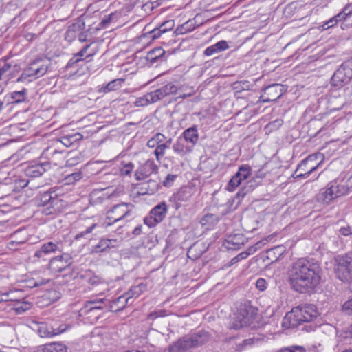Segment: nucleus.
Masks as SVG:
<instances>
[{
	"instance_id": "39",
	"label": "nucleus",
	"mask_w": 352,
	"mask_h": 352,
	"mask_svg": "<svg viewBox=\"0 0 352 352\" xmlns=\"http://www.w3.org/2000/svg\"><path fill=\"white\" fill-rule=\"evenodd\" d=\"M124 81V80L123 78L114 79L113 80L108 82L106 86L103 87V91L104 92H109L118 89L120 87H121Z\"/></svg>"
},
{
	"instance_id": "1",
	"label": "nucleus",
	"mask_w": 352,
	"mask_h": 352,
	"mask_svg": "<svg viewBox=\"0 0 352 352\" xmlns=\"http://www.w3.org/2000/svg\"><path fill=\"white\" fill-rule=\"evenodd\" d=\"M322 270L313 258H300L288 270L291 288L300 294L315 292L322 282Z\"/></svg>"
},
{
	"instance_id": "57",
	"label": "nucleus",
	"mask_w": 352,
	"mask_h": 352,
	"mask_svg": "<svg viewBox=\"0 0 352 352\" xmlns=\"http://www.w3.org/2000/svg\"><path fill=\"white\" fill-rule=\"evenodd\" d=\"M256 288L260 291H264L267 288V282L264 278H258L256 283Z\"/></svg>"
},
{
	"instance_id": "19",
	"label": "nucleus",
	"mask_w": 352,
	"mask_h": 352,
	"mask_svg": "<svg viewBox=\"0 0 352 352\" xmlns=\"http://www.w3.org/2000/svg\"><path fill=\"white\" fill-rule=\"evenodd\" d=\"M181 136L190 145V146L194 148L199 140L197 126L194 125L186 129L182 133Z\"/></svg>"
},
{
	"instance_id": "15",
	"label": "nucleus",
	"mask_w": 352,
	"mask_h": 352,
	"mask_svg": "<svg viewBox=\"0 0 352 352\" xmlns=\"http://www.w3.org/2000/svg\"><path fill=\"white\" fill-rule=\"evenodd\" d=\"M352 15V5L346 6L342 12L338 13L337 15L331 18L329 20L327 21L323 25L322 28L324 30H327L330 28L334 27L338 21L342 20H346L348 17H350Z\"/></svg>"
},
{
	"instance_id": "28",
	"label": "nucleus",
	"mask_w": 352,
	"mask_h": 352,
	"mask_svg": "<svg viewBox=\"0 0 352 352\" xmlns=\"http://www.w3.org/2000/svg\"><path fill=\"white\" fill-rule=\"evenodd\" d=\"M80 277L91 286L98 285L104 282L101 277L96 275L91 270L85 271L84 274L80 275Z\"/></svg>"
},
{
	"instance_id": "35",
	"label": "nucleus",
	"mask_w": 352,
	"mask_h": 352,
	"mask_svg": "<svg viewBox=\"0 0 352 352\" xmlns=\"http://www.w3.org/2000/svg\"><path fill=\"white\" fill-rule=\"evenodd\" d=\"M164 54V50L161 47L155 48L151 50L147 56L146 59L151 63H157L158 60L161 59Z\"/></svg>"
},
{
	"instance_id": "2",
	"label": "nucleus",
	"mask_w": 352,
	"mask_h": 352,
	"mask_svg": "<svg viewBox=\"0 0 352 352\" xmlns=\"http://www.w3.org/2000/svg\"><path fill=\"white\" fill-rule=\"evenodd\" d=\"M318 312L314 305L305 304L294 307L286 314L282 321L285 329L294 328L302 322H309L316 318Z\"/></svg>"
},
{
	"instance_id": "26",
	"label": "nucleus",
	"mask_w": 352,
	"mask_h": 352,
	"mask_svg": "<svg viewBox=\"0 0 352 352\" xmlns=\"http://www.w3.org/2000/svg\"><path fill=\"white\" fill-rule=\"evenodd\" d=\"M107 308V299L100 298L99 300L87 301L85 306V311H91L96 309Z\"/></svg>"
},
{
	"instance_id": "36",
	"label": "nucleus",
	"mask_w": 352,
	"mask_h": 352,
	"mask_svg": "<svg viewBox=\"0 0 352 352\" xmlns=\"http://www.w3.org/2000/svg\"><path fill=\"white\" fill-rule=\"evenodd\" d=\"M226 242L228 243L227 248L228 249L237 250L241 248L243 244V238L241 236H230Z\"/></svg>"
},
{
	"instance_id": "63",
	"label": "nucleus",
	"mask_w": 352,
	"mask_h": 352,
	"mask_svg": "<svg viewBox=\"0 0 352 352\" xmlns=\"http://www.w3.org/2000/svg\"><path fill=\"white\" fill-rule=\"evenodd\" d=\"M67 329L65 324H61L58 328H54V336L58 335L63 332H64Z\"/></svg>"
},
{
	"instance_id": "8",
	"label": "nucleus",
	"mask_w": 352,
	"mask_h": 352,
	"mask_svg": "<svg viewBox=\"0 0 352 352\" xmlns=\"http://www.w3.org/2000/svg\"><path fill=\"white\" fill-rule=\"evenodd\" d=\"M167 212V204L165 201H162L151 210L149 215L144 219V222L149 228H153L163 221Z\"/></svg>"
},
{
	"instance_id": "64",
	"label": "nucleus",
	"mask_w": 352,
	"mask_h": 352,
	"mask_svg": "<svg viewBox=\"0 0 352 352\" xmlns=\"http://www.w3.org/2000/svg\"><path fill=\"white\" fill-rule=\"evenodd\" d=\"M147 146L149 148H154V147H157L158 146V144L157 143V141H156L155 137H153L147 142Z\"/></svg>"
},
{
	"instance_id": "48",
	"label": "nucleus",
	"mask_w": 352,
	"mask_h": 352,
	"mask_svg": "<svg viewBox=\"0 0 352 352\" xmlns=\"http://www.w3.org/2000/svg\"><path fill=\"white\" fill-rule=\"evenodd\" d=\"M263 338L260 336H253L252 338H250L248 339H245L241 344L239 346L242 348H245L248 346H252L258 342H259Z\"/></svg>"
},
{
	"instance_id": "59",
	"label": "nucleus",
	"mask_w": 352,
	"mask_h": 352,
	"mask_svg": "<svg viewBox=\"0 0 352 352\" xmlns=\"http://www.w3.org/2000/svg\"><path fill=\"white\" fill-rule=\"evenodd\" d=\"M35 71L36 70L34 69L32 62L30 63L29 66L23 70V72L25 73H26V74H29L28 75L29 77L35 76V75H34Z\"/></svg>"
},
{
	"instance_id": "27",
	"label": "nucleus",
	"mask_w": 352,
	"mask_h": 352,
	"mask_svg": "<svg viewBox=\"0 0 352 352\" xmlns=\"http://www.w3.org/2000/svg\"><path fill=\"white\" fill-rule=\"evenodd\" d=\"M45 170L46 169L43 164H36L28 166L25 169V175L30 177H38L41 176Z\"/></svg>"
},
{
	"instance_id": "14",
	"label": "nucleus",
	"mask_w": 352,
	"mask_h": 352,
	"mask_svg": "<svg viewBox=\"0 0 352 352\" xmlns=\"http://www.w3.org/2000/svg\"><path fill=\"white\" fill-rule=\"evenodd\" d=\"M158 167L155 164L154 160H148L136 170L135 173V179L138 181L142 180L148 177L151 175L156 173Z\"/></svg>"
},
{
	"instance_id": "22",
	"label": "nucleus",
	"mask_w": 352,
	"mask_h": 352,
	"mask_svg": "<svg viewBox=\"0 0 352 352\" xmlns=\"http://www.w3.org/2000/svg\"><path fill=\"white\" fill-rule=\"evenodd\" d=\"M265 94L269 96L265 102L274 101L278 99L283 94L282 85L274 84L267 87L265 89Z\"/></svg>"
},
{
	"instance_id": "11",
	"label": "nucleus",
	"mask_w": 352,
	"mask_h": 352,
	"mask_svg": "<svg viewBox=\"0 0 352 352\" xmlns=\"http://www.w3.org/2000/svg\"><path fill=\"white\" fill-rule=\"evenodd\" d=\"M196 192L197 189L195 186H184L173 195L170 198V201L173 202L177 209L181 206L182 203L188 201Z\"/></svg>"
},
{
	"instance_id": "12",
	"label": "nucleus",
	"mask_w": 352,
	"mask_h": 352,
	"mask_svg": "<svg viewBox=\"0 0 352 352\" xmlns=\"http://www.w3.org/2000/svg\"><path fill=\"white\" fill-rule=\"evenodd\" d=\"M72 263V258L68 254L52 258L49 263L48 268L52 273H60Z\"/></svg>"
},
{
	"instance_id": "55",
	"label": "nucleus",
	"mask_w": 352,
	"mask_h": 352,
	"mask_svg": "<svg viewBox=\"0 0 352 352\" xmlns=\"http://www.w3.org/2000/svg\"><path fill=\"white\" fill-rule=\"evenodd\" d=\"M166 316V311L164 310V309H161V310L155 311L153 312H151L148 315V319H151V320H154V319H155L157 318L164 317Z\"/></svg>"
},
{
	"instance_id": "56",
	"label": "nucleus",
	"mask_w": 352,
	"mask_h": 352,
	"mask_svg": "<svg viewBox=\"0 0 352 352\" xmlns=\"http://www.w3.org/2000/svg\"><path fill=\"white\" fill-rule=\"evenodd\" d=\"M342 310L348 315H352V298L346 301L342 305Z\"/></svg>"
},
{
	"instance_id": "20",
	"label": "nucleus",
	"mask_w": 352,
	"mask_h": 352,
	"mask_svg": "<svg viewBox=\"0 0 352 352\" xmlns=\"http://www.w3.org/2000/svg\"><path fill=\"white\" fill-rule=\"evenodd\" d=\"M57 201L58 199L56 198L52 197L50 193H43L41 198V205L43 206H46V208L43 209V212L47 215L53 214L55 212V209L52 206Z\"/></svg>"
},
{
	"instance_id": "7",
	"label": "nucleus",
	"mask_w": 352,
	"mask_h": 352,
	"mask_svg": "<svg viewBox=\"0 0 352 352\" xmlns=\"http://www.w3.org/2000/svg\"><path fill=\"white\" fill-rule=\"evenodd\" d=\"M321 156L322 155L318 153L310 155L303 160L295 170L296 178H307L321 164L322 161L316 164L313 163Z\"/></svg>"
},
{
	"instance_id": "44",
	"label": "nucleus",
	"mask_w": 352,
	"mask_h": 352,
	"mask_svg": "<svg viewBox=\"0 0 352 352\" xmlns=\"http://www.w3.org/2000/svg\"><path fill=\"white\" fill-rule=\"evenodd\" d=\"M85 27L84 21L80 19L77 20L75 23L69 26V34L72 33V32L77 33V32L84 30Z\"/></svg>"
},
{
	"instance_id": "24",
	"label": "nucleus",
	"mask_w": 352,
	"mask_h": 352,
	"mask_svg": "<svg viewBox=\"0 0 352 352\" xmlns=\"http://www.w3.org/2000/svg\"><path fill=\"white\" fill-rule=\"evenodd\" d=\"M118 243L119 241L116 239H102L96 245L93 247V251L96 253L101 252L108 248L118 246Z\"/></svg>"
},
{
	"instance_id": "45",
	"label": "nucleus",
	"mask_w": 352,
	"mask_h": 352,
	"mask_svg": "<svg viewBox=\"0 0 352 352\" xmlns=\"http://www.w3.org/2000/svg\"><path fill=\"white\" fill-rule=\"evenodd\" d=\"M242 180L239 178V175H236V173L232 177V179L230 180L227 189L229 191H233L236 187H238Z\"/></svg>"
},
{
	"instance_id": "32",
	"label": "nucleus",
	"mask_w": 352,
	"mask_h": 352,
	"mask_svg": "<svg viewBox=\"0 0 352 352\" xmlns=\"http://www.w3.org/2000/svg\"><path fill=\"white\" fill-rule=\"evenodd\" d=\"M219 221V217L214 214H206L200 220V223L206 230L211 229Z\"/></svg>"
},
{
	"instance_id": "42",
	"label": "nucleus",
	"mask_w": 352,
	"mask_h": 352,
	"mask_svg": "<svg viewBox=\"0 0 352 352\" xmlns=\"http://www.w3.org/2000/svg\"><path fill=\"white\" fill-rule=\"evenodd\" d=\"M251 170V167L249 165H242L239 167L236 175H239V178L243 181L249 177Z\"/></svg>"
},
{
	"instance_id": "33",
	"label": "nucleus",
	"mask_w": 352,
	"mask_h": 352,
	"mask_svg": "<svg viewBox=\"0 0 352 352\" xmlns=\"http://www.w3.org/2000/svg\"><path fill=\"white\" fill-rule=\"evenodd\" d=\"M90 221H91L90 220H89L87 221V223H86L87 224V227H86V228L84 230L80 232L79 233H78L75 236V239L76 240H78L80 238L89 239V234L93 233V232L97 228L99 227V225L98 223H94V222L89 223Z\"/></svg>"
},
{
	"instance_id": "62",
	"label": "nucleus",
	"mask_w": 352,
	"mask_h": 352,
	"mask_svg": "<svg viewBox=\"0 0 352 352\" xmlns=\"http://www.w3.org/2000/svg\"><path fill=\"white\" fill-rule=\"evenodd\" d=\"M10 64L5 63L3 67L0 68V77L2 78V76L10 69Z\"/></svg>"
},
{
	"instance_id": "43",
	"label": "nucleus",
	"mask_w": 352,
	"mask_h": 352,
	"mask_svg": "<svg viewBox=\"0 0 352 352\" xmlns=\"http://www.w3.org/2000/svg\"><path fill=\"white\" fill-rule=\"evenodd\" d=\"M14 309L18 314H22L32 307V304L27 301H17L16 305H14Z\"/></svg>"
},
{
	"instance_id": "23",
	"label": "nucleus",
	"mask_w": 352,
	"mask_h": 352,
	"mask_svg": "<svg viewBox=\"0 0 352 352\" xmlns=\"http://www.w3.org/2000/svg\"><path fill=\"white\" fill-rule=\"evenodd\" d=\"M174 27V21L173 20H168L162 23L159 27L154 28L153 30L149 32L150 37L152 39H156L160 36L171 30Z\"/></svg>"
},
{
	"instance_id": "13",
	"label": "nucleus",
	"mask_w": 352,
	"mask_h": 352,
	"mask_svg": "<svg viewBox=\"0 0 352 352\" xmlns=\"http://www.w3.org/2000/svg\"><path fill=\"white\" fill-rule=\"evenodd\" d=\"M62 243L60 241H49L41 245L40 249L36 250L34 256L38 259L46 260L45 256L55 253L56 251H61Z\"/></svg>"
},
{
	"instance_id": "25",
	"label": "nucleus",
	"mask_w": 352,
	"mask_h": 352,
	"mask_svg": "<svg viewBox=\"0 0 352 352\" xmlns=\"http://www.w3.org/2000/svg\"><path fill=\"white\" fill-rule=\"evenodd\" d=\"M228 48L229 45L227 41L221 40L217 43L208 47L204 51V55L210 56L218 52L225 51Z\"/></svg>"
},
{
	"instance_id": "50",
	"label": "nucleus",
	"mask_w": 352,
	"mask_h": 352,
	"mask_svg": "<svg viewBox=\"0 0 352 352\" xmlns=\"http://www.w3.org/2000/svg\"><path fill=\"white\" fill-rule=\"evenodd\" d=\"M101 191H94L90 195V202L91 204H96L98 203H101L103 200V197H102Z\"/></svg>"
},
{
	"instance_id": "52",
	"label": "nucleus",
	"mask_w": 352,
	"mask_h": 352,
	"mask_svg": "<svg viewBox=\"0 0 352 352\" xmlns=\"http://www.w3.org/2000/svg\"><path fill=\"white\" fill-rule=\"evenodd\" d=\"M134 168V165L133 163L129 162L123 166V167L120 169V173L122 175L129 176L132 173Z\"/></svg>"
},
{
	"instance_id": "5",
	"label": "nucleus",
	"mask_w": 352,
	"mask_h": 352,
	"mask_svg": "<svg viewBox=\"0 0 352 352\" xmlns=\"http://www.w3.org/2000/svg\"><path fill=\"white\" fill-rule=\"evenodd\" d=\"M333 270L339 280L352 283V252L336 256Z\"/></svg>"
},
{
	"instance_id": "38",
	"label": "nucleus",
	"mask_w": 352,
	"mask_h": 352,
	"mask_svg": "<svg viewBox=\"0 0 352 352\" xmlns=\"http://www.w3.org/2000/svg\"><path fill=\"white\" fill-rule=\"evenodd\" d=\"M255 250H256L254 247H250L247 251L242 252L235 257L232 258L230 261V265H234L239 262L240 261L246 258L249 255L253 254L255 252Z\"/></svg>"
},
{
	"instance_id": "37",
	"label": "nucleus",
	"mask_w": 352,
	"mask_h": 352,
	"mask_svg": "<svg viewBox=\"0 0 352 352\" xmlns=\"http://www.w3.org/2000/svg\"><path fill=\"white\" fill-rule=\"evenodd\" d=\"M118 19V14L116 12L111 13L108 15L104 16L101 22L100 23V28H107L112 22H116Z\"/></svg>"
},
{
	"instance_id": "16",
	"label": "nucleus",
	"mask_w": 352,
	"mask_h": 352,
	"mask_svg": "<svg viewBox=\"0 0 352 352\" xmlns=\"http://www.w3.org/2000/svg\"><path fill=\"white\" fill-rule=\"evenodd\" d=\"M129 300L130 296H128L126 293L116 298L113 301L107 299V309L109 311L113 312L122 310L126 307Z\"/></svg>"
},
{
	"instance_id": "29",
	"label": "nucleus",
	"mask_w": 352,
	"mask_h": 352,
	"mask_svg": "<svg viewBox=\"0 0 352 352\" xmlns=\"http://www.w3.org/2000/svg\"><path fill=\"white\" fill-rule=\"evenodd\" d=\"M91 45H87L83 48H82L78 53L74 54L72 58L68 61L66 67L70 68L74 67L75 65L78 63L80 61L84 60V56L87 52V50L90 47Z\"/></svg>"
},
{
	"instance_id": "58",
	"label": "nucleus",
	"mask_w": 352,
	"mask_h": 352,
	"mask_svg": "<svg viewBox=\"0 0 352 352\" xmlns=\"http://www.w3.org/2000/svg\"><path fill=\"white\" fill-rule=\"evenodd\" d=\"M339 233L344 236H348L352 234V228L349 226L342 227L339 230Z\"/></svg>"
},
{
	"instance_id": "30",
	"label": "nucleus",
	"mask_w": 352,
	"mask_h": 352,
	"mask_svg": "<svg viewBox=\"0 0 352 352\" xmlns=\"http://www.w3.org/2000/svg\"><path fill=\"white\" fill-rule=\"evenodd\" d=\"M157 102L153 91L149 92L136 99L135 102L137 107H144L149 104Z\"/></svg>"
},
{
	"instance_id": "40",
	"label": "nucleus",
	"mask_w": 352,
	"mask_h": 352,
	"mask_svg": "<svg viewBox=\"0 0 352 352\" xmlns=\"http://www.w3.org/2000/svg\"><path fill=\"white\" fill-rule=\"evenodd\" d=\"M146 289V285L141 283L134 287H132L131 289L126 292L127 296H130V298L133 297H138Z\"/></svg>"
},
{
	"instance_id": "6",
	"label": "nucleus",
	"mask_w": 352,
	"mask_h": 352,
	"mask_svg": "<svg viewBox=\"0 0 352 352\" xmlns=\"http://www.w3.org/2000/svg\"><path fill=\"white\" fill-rule=\"evenodd\" d=\"M352 78V58L344 62L331 77V85L340 88Z\"/></svg>"
},
{
	"instance_id": "61",
	"label": "nucleus",
	"mask_w": 352,
	"mask_h": 352,
	"mask_svg": "<svg viewBox=\"0 0 352 352\" xmlns=\"http://www.w3.org/2000/svg\"><path fill=\"white\" fill-rule=\"evenodd\" d=\"M14 292H6V293H3L1 294H0V298H6V301H13L14 299L12 298H10V296L12 295V294H14Z\"/></svg>"
},
{
	"instance_id": "4",
	"label": "nucleus",
	"mask_w": 352,
	"mask_h": 352,
	"mask_svg": "<svg viewBox=\"0 0 352 352\" xmlns=\"http://www.w3.org/2000/svg\"><path fill=\"white\" fill-rule=\"evenodd\" d=\"M208 339L206 332L187 335L178 339L168 346V352H185L186 351L204 344Z\"/></svg>"
},
{
	"instance_id": "18",
	"label": "nucleus",
	"mask_w": 352,
	"mask_h": 352,
	"mask_svg": "<svg viewBox=\"0 0 352 352\" xmlns=\"http://www.w3.org/2000/svg\"><path fill=\"white\" fill-rule=\"evenodd\" d=\"M173 149L175 153L183 157L191 153L193 150V147L190 146V145L180 136L173 145Z\"/></svg>"
},
{
	"instance_id": "31",
	"label": "nucleus",
	"mask_w": 352,
	"mask_h": 352,
	"mask_svg": "<svg viewBox=\"0 0 352 352\" xmlns=\"http://www.w3.org/2000/svg\"><path fill=\"white\" fill-rule=\"evenodd\" d=\"M37 331L42 338H50L54 336V328L45 322L38 324Z\"/></svg>"
},
{
	"instance_id": "60",
	"label": "nucleus",
	"mask_w": 352,
	"mask_h": 352,
	"mask_svg": "<svg viewBox=\"0 0 352 352\" xmlns=\"http://www.w3.org/2000/svg\"><path fill=\"white\" fill-rule=\"evenodd\" d=\"M154 137L158 144H164V141L166 140L165 135L160 133H157V134L155 135Z\"/></svg>"
},
{
	"instance_id": "53",
	"label": "nucleus",
	"mask_w": 352,
	"mask_h": 352,
	"mask_svg": "<svg viewBox=\"0 0 352 352\" xmlns=\"http://www.w3.org/2000/svg\"><path fill=\"white\" fill-rule=\"evenodd\" d=\"M177 177V175L168 174L164 180L162 182V184L165 187H170L173 186L175 179Z\"/></svg>"
},
{
	"instance_id": "41",
	"label": "nucleus",
	"mask_w": 352,
	"mask_h": 352,
	"mask_svg": "<svg viewBox=\"0 0 352 352\" xmlns=\"http://www.w3.org/2000/svg\"><path fill=\"white\" fill-rule=\"evenodd\" d=\"M27 94V89H23L21 91H13L10 94L13 102L19 103L25 100Z\"/></svg>"
},
{
	"instance_id": "3",
	"label": "nucleus",
	"mask_w": 352,
	"mask_h": 352,
	"mask_svg": "<svg viewBox=\"0 0 352 352\" xmlns=\"http://www.w3.org/2000/svg\"><path fill=\"white\" fill-rule=\"evenodd\" d=\"M258 316V309L250 304H241L237 311L234 314L232 320L231 328L239 329L245 327L252 326L255 327L254 324Z\"/></svg>"
},
{
	"instance_id": "34",
	"label": "nucleus",
	"mask_w": 352,
	"mask_h": 352,
	"mask_svg": "<svg viewBox=\"0 0 352 352\" xmlns=\"http://www.w3.org/2000/svg\"><path fill=\"white\" fill-rule=\"evenodd\" d=\"M160 184L157 180L149 179L142 184V190H145L144 193L153 195L155 193L159 188Z\"/></svg>"
},
{
	"instance_id": "9",
	"label": "nucleus",
	"mask_w": 352,
	"mask_h": 352,
	"mask_svg": "<svg viewBox=\"0 0 352 352\" xmlns=\"http://www.w3.org/2000/svg\"><path fill=\"white\" fill-rule=\"evenodd\" d=\"M345 188L343 186H338L335 182H331L327 187L320 190L318 195V199L324 204H329L337 197L343 195Z\"/></svg>"
},
{
	"instance_id": "54",
	"label": "nucleus",
	"mask_w": 352,
	"mask_h": 352,
	"mask_svg": "<svg viewBox=\"0 0 352 352\" xmlns=\"http://www.w3.org/2000/svg\"><path fill=\"white\" fill-rule=\"evenodd\" d=\"M280 352H305V349L301 346H291L283 349Z\"/></svg>"
},
{
	"instance_id": "47",
	"label": "nucleus",
	"mask_w": 352,
	"mask_h": 352,
	"mask_svg": "<svg viewBox=\"0 0 352 352\" xmlns=\"http://www.w3.org/2000/svg\"><path fill=\"white\" fill-rule=\"evenodd\" d=\"M47 352H67L66 346L60 343H56L46 346Z\"/></svg>"
},
{
	"instance_id": "51",
	"label": "nucleus",
	"mask_w": 352,
	"mask_h": 352,
	"mask_svg": "<svg viewBox=\"0 0 352 352\" xmlns=\"http://www.w3.org/2000/svg\"><path fill=\"white\" fill-rule=\"evenodd\" d=\"M252 85L250 83L249 81H240V82H236L234 84V88L235 89H238L239 91L242 90H249L251 87Z\"/></svg>"
},
{
	"instance_id": "21",
	"label": "nucleus",
	"mask_w": 352,
	"mask_h": 352,
	"mask_svg": "<svg viewBox=\"0 0 352 352\" xmlns=\"http://www.w3.org/2000/svg\"><path fill=\"white\" fill-rule=\"evenodd\" d=\"M178 90L179 88L175 85L169 82L153 92L158 101L168 95L177 94Z\"/></svg>"
},
{
	"instance_id": "46",
	"label": "nucleus",
	"mask_w": 352,
	"mask_h": 352,
	"mask_svg": "<svg viewBox=\"0 0 352 352\" xmlns=\"http://www.w3.org/2000/svg\"><path fill=\"white\" fill-rule=\"evenodd\" d=\"M82 178V173L75 172L74 173L68 175L65 178V184H72L75 183L77 181H79Z\"/></svg>"
},
{
	"instance_id": "49",
	"label": "nucleus",
	"mask_w": 352,
	"mask_h": 352,
	"mask_svg": "<svg viewBox=\"0 0 352 352\" xmlns=\"http://www.w3.org/2000/svg\"><path fill=\"white\" fill-rule=\"evenodd\" d=\"M167 146L164 143L158 144L156 147L154 153L157 160L160 161V159L164 155L166 149L168 148Z\"/></svg>"
},
{
	"instance_id": "10",
	"label": "nucleus",
	"mask_w": 352,
	"mask_h": 352,
	"mask_svg": "<svg viewBox=\"0 0 352 352\" xmlns=\"http://www.w3.org/2000/svg\"><path fill=\"white\" fill-rule=\"evenodd\" d=\"M131 212L129 205L125 203H121L115 205L111 210L107 212V219L108 226L118 222L124 217H127Z\"/></svg>"
},
{
	"instance_id": "17",
	"label": "nucleus",
	"mask_w": 352,
	"mask_h": 352,
	"mask_svg": "<svg viewBox=\"0 0 352 352\" xmlns=\"http://www.w3.org/2000/svg\"><path fill=\"white\" fill-rule=\"evenodd\" d=\"M32 64L36 70L34 75L37 78L47 73L50 65V60L47 58H36L32 61Z\"/></svg>"
}]
</instances>
